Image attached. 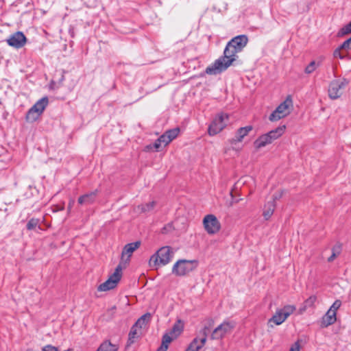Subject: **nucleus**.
Wrapping results in <instances>:
<instances>
[{
	"label": "nucleus",
	"mask_w": 351,
	"mask_h": 351,
	"mask_svg": "<svg viewBox=\"0 0 351 351\" xmlns=\"http://www.w3.org/2000/svg\"><path fill=\"white\" fill-rule=\"evenodd\" d=\"M214 321L213 319H209V325L208 326H204L202 330V337L200 339H198V346H196V350L201 349L205 343L206 342V337L208 333L210 331V328L213 326Z\"/></svg>",
	"instance_id": "obj_20"
},
{
	"label": "nucleus",
	"mask_w": 351,
	"mask_h": 351,
	"mask_svg": "<svg viewBox=\"0 0 351 351\" xmlns=\"http://www.w3.org/2000/svg\"><path fill=\"white\" fill-rule=\"evenodd\" d=\"M337 313L332 309H328L326 313L323 316L321 322V326L326 328L334 324L337 320Z\"/></svg>",
	"instance_id": "obj_17"
},
{
	"label": "nucleus",
	"mask_w": 351,
	"mask_h": 351,
	"mask_svg": "<svg viewBox=\"0 0 351 351\" xmlns=\"http://www.w3.org/2000/svg\"><path fill=\"white\" fill-rule=\"evenodd\" d=\"M118 349V345L112 343L109 340H106L99 346L97 351H117Z\"/></svg>",
	"instance_id": "obj_25"
},
{
	"label": "nucleus",
	"mask_w": 351,
	"mask_h": 351,
	"mask_svg": "<svg viewBox=\"0 0 351 351\" xmlns=\"http://www.w3.org/2000/svg\"><path fill=\"white\" fill-rule=\"evenodd\" d=\"M49 100L47 97H44L39 99L32 108L36 110V112H38L40 114H43L45 108L48 105Z\"/></svg>",
	"instance_id": "obj_24"
},
{
	"label": "nucleus",
	"mask_w": 351,
	"mask_h": 351,
	"mask_svg": "<svg viewBox=\"0 0 351 351\" xmlns=\"http://www.w3.org/2000/svg\"><path fill=\"white\" fill-rule=\"evenodd\" d=\"M121 271L122 267L119 265L113 274L109 276L108 279L98 287L97 290L99 291H107L114 289L121 280L122 276Z\"/></svg>",
	"instance_id": "obj_7"
},
{
	"label": "nucleus",
	"mask_w": 351,
	"mask_h": 351,
	"mask_svg": "<svg viewBox=\"0 0 351 351\" xmlns=\"http://www.w3.org/2000/svg\"><path fill=\"white\" fill-rule=\"evenodd\" d=\"M166 229H167V227H165V228H163V231H162V232H163V233H165V232Z\"/></svg>",
	"instance_id": "obj_43"
},
{
	"label": "nucleus",
	"mask_w": 351,
	"mask_h": 351,
	"mask_svg": "<svg viewBox=\"0 0 351 351\" xmlns=\"http://www.w3.org/2000/svg\"><path fill=\"white\" fill-rule=\"evenodd\" d=\"M73 204H74V200H73V199H72V200H71V201L69 202V206H68V210H69V211H70V210H71V209L72 206H73Z\"/></svg>",
	"instance_id": "obj_42"
},
{
	"label": "nucleus",
	"mask_w": 351,
	"mask_h": 351,
	"mask_svg": "<svg viewBox=\"0 0 351 351\" xmlns=\"http://www.w3.org/2000/svg\"><path fill=\"white\" fill-rule=\"evenodd\" d=\"M235 324L231 322H224L218 326L212 332V339H221L225 337L226 335L230 333Z\"/></svg>",
	"instance_id": "obj_11"
},
{
	"label": "nucleus",
	"mask_w": 351,
	"mask_h": 351,
	"mask_svg": "<svg viewBox=\"0 0 351 351\" xmlns=\"http://www.w3.org/2000/svg\"><path fill=\"white\" fill-rule=\"evenodd\" d=\"M197 346H198V338H195L185 351H198L199 350H196Z\"/></svg>",
	"instance_id": "obj_34"
},
{
	"label": "nucleus",
	"mask_w": 351,
	"mask_h": 351,
	"mask_svg": "<svg viewBox=\"0 0 351 351\" xmlns=\"http://www.w3.org/2000/svg\"><path fill=\"white\" fill-rule=\"evenodd\" d=\"M300 346L298 341H296L291 346L289 351H300Z\"/></svg>",
	"instance_id": "obj_41"
},
{
	"label": "nucleus",
	"mask_w": 351,
	"mask_h": 351,
	"mask_svg": "<svg viewBox=\"0 0 351 351\" xmlns=\"http://www.w3.org/2000/svg\"><path fill=\"white\" fill-rule=\"evenodd\" d=\"M151 318V314L147 313L142 315L134 324V326H136L139 330H141L144 328Z\"/></svg>",
	"instance_id": "obj_26"
},
{
	"label": "nucleus",
	"mask_w": 351,
	"mask_h": 351,
	"mask_svg": "<svg viewBox=\"0 0 351 351\" xmlns=\"http://www.w3.org/2000/svg\"><path fill=\"white\" fill-rule=\"evenodd\" d=\"M351 33V21L347 24L346 25L343 26L337 33V36L339 37L343 36L346 34H348Z\"/></svg>",
	"instance_id": "obj_31"
},
{
	"label": "nucleus",
	"mask_w": 351,
	"mask_h": 351,
	"mask_svg": "<svg viewBox=\"0 0 351 351\" xmlns=\"http://www.w3.org/2000/svg\"><path fill=\"white\" fill-rule=\"evenodd\" d=\"M316 63L315 61H311L310 64L306 67L305 73L307 74L312 73L316 69Z\"/></svg>",
	"instance_id": "obj_33"
},
{
	"label": "nucleus",
	"mask_w": 351,
	"mask_h": 351,
	"mask_svg": "<svg viewBox=\"0 0 351 351\" xmlns=\"http://www.w3.org/2000/svg\"><path fill=\"white\" fill-rule=\"evenodd\" d=\"M295 310L296 307L294 305H286L283 308L278 309L276 313L269 319L268 325L273 327L272 324L276 325L282 324Z\"/></svg>",
	"instance_id": "obj_5"
},
{
	"label": "nucleus",
	"mask_w": 351,
	"mask_h": 351,
	"mask_svg": "<svg viewBox=\"0 0 351 351\" xmlns=\"http://www.w3.org/2000/svg\"><path fill=\"white\" fill-rule=\"evenodd\" d=\"M293 106V101L291 96L281 103L276 109L270 114L269 119L271 121H278L290 113V108Z\"/></svg>",
	"instance_id": "obj_6"
},
{
	"label": "nucleus",
	"mask_w": 351,
	"mask_h": 351,
	"mask_svg": "<svg viewBox=\"0 0 351 351\" xmlns=\"http://www.w3.org/2000/svg\"><path fill=\"white\" fill-rule=\"evenodd\" d=\"M141 246V241H136L126 244L122 250L121 262L119 265L121 266L123 263H128L132 253Z\"/></svg>",
	"instance_id": "obj_13"
},
{
	"label": "nucleus",
	"mask_w": 351,
	"mask_h": 351,
	"mask_svg": "<svg viewBox=\"0 0 351 351\" xmlns=\"http://www.w3.org/2000/svg\"><path fill=\"white\" fill-rule=\"evenodd\" d=\"M284 193H285V191L284 190H280V191H276L272 196V199L271 201H274V203H276V202L278 199H280V198H282V197L284 195Z\"/></svg>",
	"instance_id": "obj_37"
},
{
	"label": "nucleus",
	"mask_w": 351,
	"mask_h": 351,
	"mask_svg": "<svg viewBox=\"0 0 351 351\" xmlns=\"http://www.w3.org/2000/svg\"><path fill=\"white\" fill-rule=\"evenodd\" d=\"M339 47L342 50L351 49V37L344 41Z\"/></svg>",
	"instance_id": "obj_36"
},
{
	"label": "nucleus",
	"mask_w": 351,
	"mask_h": 351,
	"mask_svg": "<svg viewBox=\"0 0 351 351\" xmlns=\"http://www.w3.org/2000/svg\"><path fill=\"white\" fill-rule=\"evenodd\" d=\"M184 323L182 320L178 319L173 324L169 333H165L162 338V343L160 346L156 351H167L169 348V344L173 341V339L177 338L183 331Z\"/></svg>",
	"instance_id": "obj_2"
},
{
	"label": "nucleus",
	"mask_w": 351,
	"mask_h": 351,
	"mask_svg": "<svg viewBox=\"0 0 351 351\" xmlns=\"http://www.w3.org/2000/svg\"><path fill=\"white\" fill-rule=\"evenodd\" d=\"M341 305V302L339 300L335 301L332 305L330 306L329 309L333 310L334 312L337 313V311Z\"/></svg>",
	"instance_id": "obj_38"
},
{
	"label": "nucleus",
	"mask_w": 351,
	"mask_h": 351,
	"mask_svg": "<svg viewBox=\"0 0 351 351\" xmlns=\"http://www.w3.org/2000/svg\"><path fill=\"white\" fill-rule=\"evenodd\" d=\"M252 130L253 127L252 125L240 128L237 130L234 138L232 140V143L241 142L243 138L247 136Z\"/></svg>",
	"instance_id": "obj_18"
},
{
	"label": "nucleus",
	"mask_w": 351,
	"mask_h": 351,
	"mask_svg": "<svg viewBox=\"0 0 351 351\" xmlns=\"http://www.w3.org/2000/svg\"><path fill=\"white\" fill-rule=\"evenodd\" d=\"M286 126L285 125H280L274 130H272L267 132V135L271 138L272 142L279 137H280L285 131Z\"/></svg>",
	"instance_id": "obj_23"
},
{
	"label": "nucleus",
	"mask_w": 351,
	"mask_h": 351,
	"mask_svg": "<svg viewBox=\"0 0 351 351\" xmlns=\"http://www.w3.org/2000/svg\"><path fill=\"white\" fill-rule=\"evenodd\" d=\"M341 251V245L337 244L332 248V254L328 258V262H332L335 258L339 256Z\"/></svg>",
	"instance_id": "obj_29"
},
{
	"label": "nucleus",
	"mask_w": 351,
	"mask_h": 351,
	"mask_svg": "<svg viewBox=\"0 0 351 351\" xmlns=\"http://www.w3.org/2000/svg\"><path fill=\"white\" fill-rule=\"evenodd\" d=\"M349 84L346 78L332 80L328 86V96L331 99H337L343 94V89Z\"/></svg>",
	"instance_id": "obj_8"
},
{
	"label": "nucleus",
	"mask_w": 351,
	"mask_h": 351,
	"mask_svg": "<svg viewBox=\"0 0 351 351\" xmlns=\"http://www.w3.org/2000/svg\"><path fill=\"white\" fill-rule=\"evenodd\" d=\"M42 351H58L55 346L47 345L43 348Z\"/></svg>",
	"instance_id": "obj_40"
},
{
	"label": "nucleus",
	"mask_w": 351,
	"mask_h": 351,
	"mask_svg": "<svg viewBox=\"0 0 351 351\" xmlns=\"http://www.w3.org/2000/svg\"><path fill=\"white\" fill-rule=\"evenodd\" d=\"M237 53L232 47L227 44L223 51V56L208 66L205 73L208 75H217L226 71L236 60Z\"/></svg>",
	"instance_id": "obj_1"
},
{
	"label": "nucleus",
	"mask_w": 351,
	"mask_h": 351,
	"mask_svg": "<svg viewBox=\"0 0 351 351\" xmlns=\"http://www.w3.org/2000/svg\"><path fill=\"white\" fill-rule=\"evenodd\" d=\"M165 133L169 136V138H171V141H172L178 136L180 133V128H175L173 129L166 131Z\"/></svg>",
	"instance_id": "obj_30"
},
{
	"label": "nucleus",
	"mask_w": 351,
	"mask_h": 351,
	"mask_svg": "<svg viewBox=\"0 0 351 351\" xmlns=\"http://www.w3.org/2000/svg\"><path fill=\"white\" fill-rule=\"evenodd\" d=\"M248 42L247 36L245 35H239L233 38L228 44L237 53L241 52L243 49L246 46Z\"/></svg>",
	"instance_id": "obj_14"
},
{
	"label": "nucleus",
	"mask_w": 351,
	"mask_h": 351,
	"mask_svg": "<svg viewBox=\"0 0 351 351\" xmlns=\"http://www.w3.org/2000/svg\"><path fill=\"white\" fill-rule=\"evenodd\" d=\"M198 266L197 260H178L173 266L172 273L178 276H184L194 271Z\"/></svg>",
	"instance_id": "obj_3"
},
{
	"label": "nucleus",
	"mask_w": 351,
	"mask_h": 351,
	"mask_svg": "<svg viewBox=\"0 0 351 351\" xmlns=\"http://www.w3.org/2000/svg\"><path fill=\"white\" fill-rule=\"evenodd\" d=\"M173 252L169 246H165L159 249L149 259V265L154 266L168 264L173 257Z\"/></svg>",
	"instance_id": "obj_4"
},
{
	"label": "nucleus",
	"mask_w": 351,
	"mask_h": 351,
	"mask_svg": "<svg viewBox=\"0 0 351 351\" xmlns=\"http://www.w3.org/2000/svg\"><path fill=\"white\" fill-rule=\"evenodd\" d=\"M341 50L340 47H339L337 49H336L333 52V56L335 58H339L340 59H343V56L341 54Z\"/></svg>",
	"instance_id": "obj_39"
},
{
	"label": "nucleus",
	"mask_w": 351,
	"mask_h": 351,
	"mask_svg": "<svg viewBox=\"0 0 351 351\" xmlns=\"http://www.w3.org/2000/svg\"><path fill=\"white\" fill-rule=\"evenodd\" d=\"M171 141V138H169V136L165 132L162 134L153 145H147L145 149L149 151L151 150L153 147L158 151L160 147L163 145L164 147L167 146Z\"/></svg>",
	"instance_id": "obj_15"
},
{
	"label": "nucleus",
	"mask_w": 351,
	"mask_h": 351,
	"mask_svg": "<svg viewBox=\"0 0 351 351\" xmlns=\"http://www.w3.org/2000/svg\"><path fill=\"white\" fill-rule=\"evenodd\" d=\"M8 45L15 48H22L27 43V38L22 32H16L6 40Z\"/></svg>",
	"instance_id": "obj_12"
},
{
	"label": "nucleus",
	"mask_w": 351,
	"mask_h": 351,
	"mask_svg": "<svg viewBox=\"0 0 351 351\" xmlns=\"http://www.w3.org/2000/svg\"><path fill=\"white\" fill-rule=\"evenodd\" d=\"M317 300V298L316 296L315 295H311L310 296L308 299H306L305 300V306L306 307H311V306H313L314 303Z\"/></svg>",
	"instance_id": "obj_35"
},
{
	"label": "nucleus",
	"mask_w": 351,
	"mask_h": 351,
	"mask_svg": "<svg viewBox=\"0 0 351 351\" xmlns=\"http://www.w3.org/2000/svg\"><path fill=\"white\" fill-rule=\"evenodd\" d=\"M156 205V201H152L149 203L143 204L138 206V209L141 210L142 213H147L152 210L155 206Z\"/></svg>",
	"instance_id": "obj_28"
},
{
	"label": "nucleus",
	"mask_w": 351,
	"mask_h": 351,
	"mask_svg": "<svg viewBox=\"0 0 351 351\" xmlns=\"http://www.w3.org/2000/svg\"><path fill=\"white\" fill-rule=\"evenodd\" d=\"M39 223V219L36 218H32L29 220V221L27 223V229L28 230H34L36 226H38Z\"/></svg>",
	"instance_id": "obj_32"
},
{
	"label": "nucleus",
	"mask_w": 351,
	"mask_h": 351,
	"mask_svg": "<svg viewBox=\"0 0 351 351\" xmlns=\"http://www.w3.org/2000/svg\"><path fill=\"white\" fill-rule=\"evenodd\" d=\"M272 141L267 134L260 136L254 142V145L256 149H261L266 145L271 144Z\"/></svg>",
	"instance_id": "obj_21"
},
{
	"label": "nucleus",
	"mask_w": 351,
	"mask_h": 351,
	"mask_svg": "<svg viewBox=\"0 0 351 351\" xmlns=\"http://www.w3.org/2000/svg\"><path fill=\"white\" fill-rule=\"evenodd\" d=\"M98 194V190L96 189L90 193L81 195L78 198V204L81 205H90L95 202L97 195Z\"/></svg>",
	"instance_id": "obj_16"
},
{
	"label": "nucleus",
	"mask_w": 351,
	"mask_h": 351,
	"mask_svg": "<svg viewBox=\"0 0 351 351\" xmlns=\"http://www.w3.org/2000/svg\"><path fill=\"white\" fill-rule=\"evenodd\" d=\"M276 206V203H274V201H268L264 205L263 216L265 220H268L271 218L275 210Z\"/></svg>",
	"instance_id": "obj_19"
},
{
	"label": "nucleus",
	"mask_w": 351,
	"mask_h": 351,
	"mask_svg": "<svg viewBox=\"0 0 351 351\" xmlns=\"http://www.w3.org/2000/svg\"><path fill=\"white\" fill-rule=\"evenodd\" d=\"M203 225L208 234H215L221 229V223L215 215L209 214L203 219Z\"/></svg>",
	"instance_id": "obj_10"
},
{
	"label": "nucleus",
	"mask_w": 351,
	"mask_h": 351,
	"mask_svg": "<svg viewBox=\"0 0 351 351\" xmlns=\"http://www.w3.org/2000/svg\"><path fill=\"white\" fill-rule=\"evenodd\" d=\"M228 115L221 114L216 117L208 127V132L210 136H214L220 132L227 125Z\"/></svg>",
	"instance_id": "obj_9"
},
{
	"label": "nucleus",
	"mask_w": 351,
	"mask_h": 351,
	"mask_svg": "<svg viewBox=\"0 0 351 351\" xmlns=\"http://www.w3.org/2000/svg\"><path fill=\"white\" fill-rule=\"evenodd\" d=\"M141 330H139L136 326H132L128 335V340L126 348H128L135 341V339L138 338L141 334Z\"/></svg>",
	"instance_id": "obj_22"
},
{
	"label": "nucleus",
	"mask_w": 351,
	"mask_h": 351,
	"mask_svg": "<svg viewBox=\"0 0 351 351\" xmlns=\"http://www.w3.org/2000/svg\"><path fill=\"white\" fill-rule=\"evenodd\" d=\"M34 108H31L27 112L25 119L27 122L33 123L38 119L41 114L36 111Z\"/></svg>",
	"instance_id": "obj_27"
}]
</instances>
